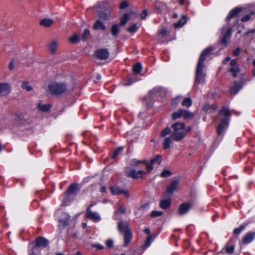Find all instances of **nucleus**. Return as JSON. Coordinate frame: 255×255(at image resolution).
<instances>
[{"label": "nucleus", "mask_w": 255, "mask_h": 255, "mask_svg": "<svg viewBox=\"0 0 255 255\" xmlns=\"http://www.w3.org/2000/svg\"><path fill=\"white\" fill-rule=\"evenodd\" d=\"M213 50V48L212 47H208L205 49L201 53L196 68L195 85L205 82L206 74L203 72L204 62L206 56Z\"/></svg>", "instance_id": "nucleus-1"}, {"label": "nucleus", "mask_w": 255, "mask_h": 255, "mask_svg": "<svg viewBox=\"0 0 255 255\" xmlns=\"http://www.w3.org/2000/svg\"><path fill=\"white\" fill-rule=\"evenodd\" d=\"M172 132L171 137L173 140L179 141L184 138L188 131L191 130L190 127H185L183 123H175L171 126Z\"/></svg>", "instance_id": "nucleus-2"}, {"label": "nucleus", "mask_w": 255, "mask_h": 255, "mask_svg": "<svg viewBox=\"0 0 255 255\" xmlns=\"http://www.w3.org/2000/svg\"><path fill=\"white\" fill-rule=\"evenodd\" d=\"M219 115L224 117V118L221 119L220 124L217 128L218 134L221 135L229 125L230 117L232 115V113L230 111L229 108L223 107L219 112Z\"/></svg>", "instance_id": "nucleus-3"}, {"label": "nucleus", "mask_w": 255, "mask_h": 255, "mask_svg": "<svg viewBox=\"0 0 255 255\" xmlns=\"http://www.w3.org/2000/svg\"><path fill=\"white\" fill-rule=\"evenodd\" d=\"M118 230L119 232L124 234V246H127L130 242L132 234L129 230L127 223L123 221H120L118 223Z\"/></svg>", "instance_id": "nucleus-4"}, {"label": "nucleus", "mask_w": 255, "mask_h": 255, "mask_svg": "<svg viewBox=\"0 0 255 255\" xmlns=\"http://www.w3.org/2000/svg\"><path fill=\"white\" fill-rule=\"evenodd\" d=\"M50 93L52 95H60L67 90V85L63 83L54 82L48 86Z\"/></svg>", "instance_id": "nucleus-5"}, {"label": "nucleus", "mask_w": 255, "mask_h": 255, "mask_svg": "<svg viewBox=\"0 0 255 255\" xmlns=\"http://www.w3.org/2000/svg\"><path fill=\"white\" fill-rule=\"evenodd\" d=\"M193 114L187 110L179 109L172 115V120L175 121L183 117L184 119H189L193 117Z\"/></svg>", "instance_id": "nucleus-6"}, {"label": "nucleus", "mask_w": 255, "mask_h": 255, "mask_svg": "<svg viewBox=\"0 0 255 255\" xmlns=\"http://www.w3.org/2000/svg\"><path fill=\"white\" fill-rule=\"evenodd\" d=\"M180 180L178 178H174L171 183L167 187L164 193V196L171 197L173 192L176 190L179 184Z\"/></svg>", "instance_id": "nucleus-7"}, {"label": "nucleus", "mask_w": 255, "mask_h": 255, "mask_svg": "<svg viewBox=\"0 0 255 255\" xmlns=\"http://www.w3.org/2000/svg\"><path fill=\"white\" fill-rule=\"evenodd\" d=\"M165 94V90L160 87H155L149 92V95L151 98H155L156 99H158L159 98H163Z\"/></svg>", "instance_id": "nucleus-8"}, {"label": "nucleus", "mask_w": 255, "mask_h": 255, "mask_svg": "<svg viewBox=\"0 0 255 255\" xmlns=\"http://www.w3.org/2000/svg\"><path fill=\"white\" fill-rule=\"evenodd\" d=\"M110 190L113 195H123L125 197L128 198L130 194L127 190L119 186H112L110 188Z\"/></svg>", "instance_id": "nucleus-9"}, {"label": "nucleus", "mask_w": 255, "mask_h": 255, "mask_svg": "<svg viewBox=\"0 0 255 255\" xmlns=\"http://www.w3.org/2000/svg\"><path fill=\"white\" fill-rule=\"evenodd\" d=\"M93 205L91 204L87 208L85 213V217L94 222H99L101 220V217L98 212L91 210V207Z\"/></svg>", "instance_id": "nucleus-10"}, {"label": "nucleus", "mask_w": 255, "mask_h": 255, "mask_svg": "<svg viewBox=\"0 0 255 255\" xmlns=\"http://www.w3.org/2000/svg\"><path fill=\"white\" fill-rule=\"evenodd\" d=\"M55 216L56 218H58L60 225L63 226L68 225L70 219V216L69 214L62 212H58L55 214Z\"/></svg>", "instance_id": "nucleus-11"}, {"label": "nucleus", "mask_w": 255, "mask_h": 255, "mask_svg": "<svg viewBox=\"0 0 255 255\" xmlns=\"http://www.w3.org/2000/svg\"><path fill=\"white\" fill-rule=\"evenodd\" d=\"M96 58L100 60H106L110 55V53L108 49L102 48L97 50L95 52Z\"/></svg>", "instance_id": "nucleus-12"}, {"label": "nucleus", "mask_w": 255, "mask_h": 255, "mask_svg": "<svg viewBox=\"0 0 255 255\" xmlns=\"http://www.w3.org/2000/svg\"><path fill=\"white\" fill-rule=\"evenodd\" d=\"M222 32L226 31V33L223 35L221 42L226 46L227 44L228 40L231 36L232 30L231 28H228L227 26H224L222 28Z\"/></svg>", "instance_id": "nucleus-13"}, {"label": "nucleus", "mask_w": 255, "mask_h": 255, "mask_svg": "<svg viewBox=\"0 0 255 255\" xmlns=\"http://www.w3.org/2000/svg\"><path fill=\"white\" fill-rule=\"evenodd\" d=\"M11 91L10 86L6 83H0V96L8 95Z\"/></svg>", "instance_id": "nucleus-14"}, {"label": "nucleus", "mask_w": 255, "mask_h": 255, "mask_svg": "<svg viewBox=\"0 0 255 255\" xmlns=\"http://www.w3.org/2000/svg\"><path fill=\"white\" fill-rule=\"evenodd\" d=\"M255 239V233L250 232L246 234L242 238L241 244L244 245H248L253 242Z\"/></svg>", "instance_id": "nucleus-15"}, {"label": "nucleus", "mask_w": 255, "mask_h": 255, "mask_svg": "<svg viewBox=\"0 0 255 255\" xmlns=\"http://www.w3.org/2000/svg\"><path fill=\"white\" fill-rule=\"evenodd\" d=\"M79 190V185L77 183H73L70 185L68 189L65 192L64 196H69L70 195H75L76 192Z\"/></svg>", "instance_id": "nucleus-16"}, {"label": "nucleus", "mask_w": 255, "mask_h": 255, "mask_svg": "<svg viewBox=\"0 0 255 255\" xmlns=\"http://www.w3.org/2000/svg\"><path fill=\"white\" fill-rule=\"evenodd\" d=\"M192 206V204L189 202L184 203L180 205L178 213L180 215H184L189 211Z\"/></svg>", "instance_id": "nucleus-17"}, {"label": "nucleus", "mask_w": 255, "mask_h": 255, "mask_svg": "<svg viewBox=\"0 0 255 255\" xmlns=\"http://www.w3.org/2000/svg\"><path fill=\"white\" fill-rule=\"evenodd\" d=\"M229 71L232 73L233 76L235 77L240 72V69L237 65L236 59L232 60L230 62V68Z\"/></svg>", "instance_id": "nucleus-18"}, {"label": "nucleus", "mask_w": 255, "mask_h": 255, "mask_svg": "<svg viewBox=\"0 0 255 255\" xmlns=\"http://www.w3.org/2000/svg\"><path fill=\"white\" fill-rule=\"evenodd\" d=\"M145 174V172L142 170L136 171L134 169H132L128 172V177L135 179L141 178L142 175Z\"/></svg>", "instance_id": "nucleus-19"}, {"label": "nucleus", "mask_w": 255, "mask_h": 255, "mask_svg": "<svg viewBox=\"0 0 255 255\" xmlns=\"http://www.w3.org/2000/svg\"><path fill=\"white\" fill-rule=\"evenodd\" d=\"M48 244V240L42 237H38L36 239L35 242L36 247L40 248H46Z\"/></svg>", "instance_id": "nucleus-20"}, {"label": "nucleus", "mask_w": 255, "mask_h": 255, "mask_svg": "<svg viewBox=\"0 0 255 255\" xmlns=\"http://www.w3.org/2000/svg\"><path fill=\"white\" fill-rule=\"evenodd\" d=\"M168 197L167 199L161 200L160 202V207L163 209H167L171 204L172 200L171 197Z\"/></svg>", "instance_id": "nucleus-21"}, {"label": "nucleus", "mask_w": 255, "mask_h": 255, "mask_svg": "<svg viewBox=\"0 0 255 255\" xmlns=\"http://www.w3.org/2000/svg\"><path fill=\"white\" fill-rule=\"evenodd\" d=\"M241 10L242 9L240 8H236L231 10L229 15L226 17V20L227 21H229L231 18L236 16L238 14L240 13Z\"/></svg>", "instance_id": "nucleus-22"}, {"label": "nucleus", "mask_w": 255, "mask_h": 255, "mask_svg": "<svg viewBox=\"0 0 255 255\" xmlns=\"http://www.w3.org/2000/svg\"><path fill=\"white\" fill-rule=\"evenodd\" d=\"M242 88V85L239 82H235L233 86L230 88V92L233 95H236Z\"/></svg>", "instance_id": "nucleus-23"}, {"label": "nucleus", "mask_w": 255, "mask_h": 255, "mask_svg": "<svg viewBox=\"0 0 255 255\" xmlns=\"http://www.w3.org/2000/svg\"><path fill=\"white\" fill-rule=\"evenodd\" d=\"M172 139H173V138H172L171 135L165 138L163 143V148L164 149L166 150L171 147V145L173 144Z\"/></svg>", "instance_id": "nucleus-24"}, {"label": "nucleus", "mask_w": 255, "mask_h": 255, "mask_svg": "<svg viewBox=\"0 0 255 255\" xmlns=\"http://www.w3.org/2000/svg\"><path fill=\"white\" fill-rule=\"evenodd\" d=\"M121 29L120 26L118 24H113L111 28V31L112 35L114 37H117L120 33Z\"/></svg>", "instance_id": "nucleus-25"}, {"label": "nucleus", "mask_w": 255, "mask_h": 255, "mask_svg": "<svg viewBox=\"0 0 255 255\" xmlns=\"http://www.w3.org/2000/svg\"><path fill=\"white\" fill-rule=\"evenodd\" d=\"M58 46V42L56 40H53L48 45V48L50 52L54 54L56 52Z\"/></svg>", "instance_id": "nucleus-26"}, {"label": "nucleus", "mask_w": 255, "mask_h": 255, "mask_svg": "<svg viewBox=\"0 0 255 255\" xmlns=\"http://www.w3.org/2000/svg\"><path fill=\"white\" fill-rule=\"evenodd\" d=\"M53 23V20L50 18H44L40 20V24L44 27H49Z\"/></svg>", "instance_id": "nucleus-27"}, {"label": "nucleus", "mask_w": 255, "mask_h": 255, "mask_svg": "<svg viewBox=\"0 0 255 255\" xmlns=\"http://www.w3.org/2000/svg\"><path fill=\"white\" fill-rule=\"evenodd\" d=\"M93 28L95 30H105L106 27L102 21L98 20L94 23Z\"/></svg>", "instance_id": "nucleus-28"}, {"label": "nucleus", "mask_w": 255, "mask_h": 255, "mask_svg": "<svg viewBox=\"0 0 255 255\" xmlns=\"http://www.w3.org/2000/svg\"><path fill=\"white\" fill-rule=\"evenodd\" d=\"M187 21V17L185 15H183L182 18L177 22L174 23V25L175 28L181 27Z\"/></svg>", "instance_id": "nucleus-29"}, {"label": "nucleus", "mask_w": 255, "mask_h": 255, "mask_svg": "<svg viewBox=\"0 0 255 255\" xmlns=\"http://www.w3.org/2000/svg\"><path fill=\"white\" fill-rule=\"evenodd\" d=\"M133 12H131L129 13H125L121 18L120 24L122 26L125 25L129 19V15L133 14Z\"/></svg>", "instance_id": "nucleus-30"}, {"label": "nucleus", "mask_w": 255, "mask_h": 255, "mask_svg": "<svg viewBox=\"0 0 255 255\" xmlns=\"http://www.w3.org/2000/svg\"><path fill=\"white\" fill-rule=\"evenodd\" d=\"M38 108L41 111L48 112L51 108V105L49 104H42L41 103H39Z\"/></svg>", "instance_id": "nucleus-31"}, {"label": "nucleus", "mask_w": 255, "mask_h": 255, "mask_svg": "<svg viewBox=\"0 0 255 255\" xmlns=\"http://www.w3.org/2000/svg\"><path fill=\"white\" fill-rule=\"evenodd\" d=\"M142 69V65L140 63H137L134 64L132 67L133 72L135 74H139Z\"/></svg>", "instance_id": "nucleus-32"}, {"label": "nucleus", "mask_w": 255, "mask_h": 255, "mask_svg": "<svg viewBox=\"0 0 255 255\" xmlns=\"http://www.w3.org/2000/svg\"><path fill=\"white\" fill-rule=\"evenodd\" d=\"M21 87L23 89H25L28 92L31 91L33 90L32 87L29 85V82L27 81H23Z\"/></svg>", "instance_id": "nucleus-33"}, {"label": "nucleus", "mask_w": 255, "mask_h": 255, "mask_svg": "<svg viewBox=\"0 0 255 255\" xmlns=\"http://www.w3.org/2000/svg\"><path fill=\"white\" fill-rule=\"evenodd\" d=\"M162 161L161 156L160 155H157L150 160L151 164H156L159 165Z\"/></svg>", "instance_id": "nucleus-34"}, {"label": "nucleus", "mask_w": 255, "mask_h": 255, "mask_svg": "<svg viewBox=\"0 0 255 255\" xmlns=\"http://www.w3.org/2000/svg\"><path fill=\"white\" fill-rule=\"evenodd\" d=\"M158 35L161 37H167L168 35V32L165 28H162L158 31Z\"/></svg>", "instance_id": "nucleus-35"}, {"label": "nucleus", "mask_w": 255, "mask_h": 255, "mask_svg": "<svg viewBox=\"0 0 255 255\" xmlns=\"http://www.w3.org/2000/svg\"><path fill=\"white\" fill-rule=\"evenodd\" d=\"M192 105V100L189 98H185L182 102V105L186 107H190Z\"/></svg>", "instance_id": "nucleus-36"}, {"label": "nucleus", "mask_w": 255, "mask_h": 255, "mask_svg": "<svg viewBox=\"0 0 255 255\" xmlns=\"http://www.w3.org/2000/svg\"><path fill=\"white\" fill-rule=\"evenodd\" d=\"M69 40L71 43H76L80 40V37L77 34H74L70 37H69Z\"/></svg>", "instance_id": "nucleus-37"}, {"label": "nucleus", "mask_w": 255, "mask_h": 255, "mask_svg": "<svg viewBox=\"0 0 255 255\" xmlns=\"http://www.w3.org/2000/svg\"><path fill=\"white\" fill-rule=\"evenodd\" d=\"M246 226L244 225H241L239 228L234 229L233 233L236 235H239L245 229Z\"/></svg>", "instance_id": "nucleus-38"}, {"label": "nucleus", "mask_w": 255, "mask_h": 255, "mask_svg": "<svg viewBox=\"0 0 255 255\" xmlns=\"http://www.w3.org/2000/svg\"><path fill=\"white\" fill-rule=\"evenodd\" d=\"M172 130H171L169 128H166L161 132L160 135L162 137H165L170 133H172Z\"/></svg>", "instance_id": "nucleus-39"}, {"label": "nucleus", "mask_w": 255, "mask_h": 255, "mask_svg": "<svg viewBox=\"0 0 255 255\" xmlns=\"http://www.w3.org/2000/svg\"><path fill=\"white\" fill-rule=\"evenodd\" d=\"M171 175V172L168 169H164L160 174V176L164 178L169 177Z\"/></svg>", "instance_id": "nucleus-40"}, {"label": "nucleus", "mask_w": 255, "mask_h": 255, "mask_svg": "<svg viewBox=\"0 0 255 255\" xmlns=\"http://www.w3.org/2000/svg\"><path fill=\"white\" fill-rule=\"evenodd\" d=\"M123 150V148L122 147H120L117 148L113 153L112 157L113 158H115L118 155L120 154Z\"/></svg>", "instance_id": "nucleus-41"}, {"label": "nucleus", "mask_w": 255, "mask_h": 255, "mask_svg": "<svg viewBox=\"0 0 255 255\" xmlns=\"http://www.w3.org/2000/svg\"><path fill=\"white\" fill-rule=\"evenodd\" d=\"M255 14L254 12H252L251 13L246 14L244 17L241 18V20L243 22H247L249 21L251 18V16Z\"/></svg>", "instance_id": "nucleus-42"}, {"label": "nucleus", "mask_w": 255, "mask_h": 255, "mask_svg": "<svg viewBox=\"0 0 255 255\" xmlns=\"http://www.w3.org/2000/svg\"><path fill=\"white\" fill-rule=\"evenodd\" d=\"M152 242V237L151 235H150L147 238V239L145 241V244L144 245V248H145V249L147 248L150 245Z\"/></svg>", "instance_id": "nucleus-43"}, {"label": "nucleus", "mask_w": 255, "mask_h": 255, "mask_svg": "<svg viewBox=\"0 0 255 255\" xmlns=\"http://www.w3.org/2000/svg\"><path fill=\"white\" fill-rule=\"evenodd\" d=\"M23 118L24 116L22 114H15L14 115V120L16 122L22 121Z\"/></svg>", "instance_id": "nucleus-44"}, {"label": "nucleus", "mask_w": 255, "mask_h": 255, "mask_svg": "<svg viewBox=\"0 0 255 255\" xmlns=\"http://www.w3.org/2000/svg\"><path fill=\"white\" fill-rule=\"evenodd\" d=\"M28 254L29 255H35L34 252L35 250V248L34 247V245L32 244H30L28 246Z\"/></svg>", "instance_id": "nucleus-45"}, {"label": "nucleus", "mask_w": 255, "mask_h": 255, "mask_svg": "<svg viewBox=\"0 0 255 255\" xmlns=\"http://www.w3.org/2000/svg\"><path fill=\"white\" fill-rule=\"evenodd\" d=\"M163 214V212L162 211H152L150 216L153 218H155L157 217L161 216Z\"/></svg>", "instance_id": "nucleus-46"}, {"label": "nucleus", "mask_w": 255, "mask_h": 255, "mask_svg": "<svg viewBox=\"0 0 255 255\" xmlns=\"http://www.w3.org/2000/svg\"><path fill=\"white\" fill-rule=\"evenodd\" d=\"M225 250L226 252L228 254H232L233 253V252L234 251L235 246H230V247H226L225 248Z\"/></svg>", "instance_id": "nucleus-47"}, {"label": "nucleus", "mask_w": 255, "mask_h": 255, "mask_svg": "<svg viewBox=\"0 0 255 255\" xmlns=\"http://www.w3.org/2000/svg\"><path fill=\"white\" fill-rule=\"evenodd\" d=\"M137 27L136 26L135 24H132L131 26H130L128 29V30L129 32H135L137 30Z\"/></svg>", "instance_id": "nucleus-48"}, {"label": "nucleus", "mask_w": 255, "mask_h": 255, "mask_svg": "<svg viewBox=\"0 0 255 255\" xmlns=\"http://www.w3.org/2000/svg\"><path fill=\"white\" fill-rule=\"evenodd\" d=\"M89 34L90 31L88 29H85L84 32L82 34V40L83 41H85L87 39L88 36L89 35Z\"/></svg>", "instance_id": "nucleus-49"}, {"label": "nucleus", "mask_w": 255, "mask_h": 255, "mask_svg": "<svg viewBox=\"0 0 255 255\" xmlns=\"http://www.w3.org/2000/svg\"><path fill=\"white\" fill-rule=\"evenodd\" d=\"M118 212H119L123 214H125L126 212V209L125 208L123 207L122 206L119 205L118 206V210L115 212V213H117Z\"/></svg>", "instance_id": "nucleus-50"}, {"label": "nucleus", "mask_w": 255, "mask_h": 255, "mask_svg": "<svg viewBox=\"0 0 255 255\" xmlns=\"http://www.w3.org/2000/svg\"><path fill=\"white\" fill-rule=\"evenodd\" d=\"M145 164L146 166V169L148 172L151 171L153 169L152 165L153 164H151V162L149 163L148 161H145Z\"/></svg>", "instance_id": "nucleus-51"}, {"label": "nucleus", "mask_w": 255, "mask_h": 255, "mask_svg": "<svg viewBox=\"0 0 255 255\" xmlns=\"http://www.w3.org/2000/svg\"><path fill=\"white\" fill-rule=\"evenodd\" d=\"M135 81H136L133 80L132 78H129L128 80H127L124 82V85L126 86H129V85H131L132 83H133L134 82H135Z\"/></svg>", "instance_id": "nucleus-52"}, {"label": "nucleus", "mask_w": 255, "mask_h": 255, "mask_svg": "<svg viewBox=\"0 0 255 255\" xmlns=\"http://www.w3.org/2000/svg\"><path fill=\"white\" fill-rule=\"evenodd\" d=\"M128 3L126 1H124L121 3V4L120 5V8L121 9H125V8L128 7Z\"/></svg>", "instance_id": "nucleus-53"}, {"label": "nucleus", "mask_w": 255, "mask_h": 255, "mask_svg": "<svg viewBox=\"0 0 255 255\" xmlns=\"http://www.w3.org/2000/svg\"><path fill=\"white\" fill-rule=\"evenodd\" d=\"M181 96H178V97H176L175 99H173L172 101V104L176 105L178 103H179L181 100Z\"/></svg>", "instance_id": "nucleus-54"}, {"label": "nucleus", "mask_w": 255, "mask_h": 255, "mask_svg": "<svg viewBox=\"0 0 255 255\" xmlns=\"http://www.w3.org/2000/svg\"><path fill=\"white\" fill-rule=\"evenodd\" d=\"M147 15V11L146 9H144L142 12L140 14V17L142 19H145Z\"/></svg>", "instance_id": "nucleus-55"}, {"label": "nucleus", "mask_w": 255, "mask_h": 255, "mask_svg": "<svg viewBox=\"0 0 255 255\" xmlns=\"http://www.w3.org/2000/svg\"><path fill=\"white\" fill-rule=\"evenodd\" d=\"M113 241L112 240H109L106 242V246L108 248H111L113 246Z\"/></svg>", "instance_id": "nucleus-56"}, {"label": "nucleus", "mask_w": 255, "mask_h": 255, "mask_svg": "<svg viewBox=\"0 0 255 255\" xmlns=\"http://www.w3.org/2000/svg\"><path fill=\"white\" fill-rule=\"evenodd\" d=\"M241 52V49L240 48H237L235 50L233 51V55L235 56H237L239 55L240 53Z\"/></svg>", "instance_id": "nucleus-57"}, {"label": "nucleus", "mask_w": 255, "mask_h": 255, "mask_svg": "<svg viewBox=\"0 0 255 255\" xmlns=\"http://www.w3.org/2000/svg\"><path fill=\"white\" fill-rule=\"evenodd\" d=\"M14 68V62H13V61H11L9 63V65H8V68H9V69L10 71H11V70H13Z\"/></svg>", "instance_id": "nucleus-58"}, {"label": "nucleus", "mask_w": 255, "mask_h": 255, "mask_svg": "<svg viewBox=\"0 0 255 255\" xmlns=\"http://www.w3.org/2000/svg\"><path fill=\"white\" fill-rule=\"evenodd\" d=\"M98 250H103L104 249V247L100 244H96L94 245Z\"/></svg>", "instance_id": "nucleus-59"}, {"label": "nucleus", "mask_w": 255, "mask_h": 255, "mask_svg": "<svg viewBox=\"0 0 255 255\" xmlns=\"http://www.w3.org/2000/svg\"><path fill=\"white\" fill-rule=\"evenodd\" d=\"M255 28H253V29H249L246 34H249V33H255Z\"/></svg>", "instance_id": "nucleus-60"}, {"label": "nucleus", "mask_w": 255, "mask_h": 255, "mask_svg": "<svg viewBox=\"0 0 255 255\" xmlns=\"http://www.w3.org/2000/svg\"><path fill=\"white\" fill-rule=\"evenodd\" d=\"M144 232L147 235L150 236V231L148 228H146L144 230Z\"/></svg>", "instance_id": "nucleus-61"}, {"label": "nucleus", "mask_w": 255, "mask_h": 255, "mask_svg": "<svg viewBox=\"0 0 255 255\" xmlns=\"http://www.w3.org/2000/svg\"><path fill=\"white\" fill-rule=\"evenodd\" d=\"M132 162L133 164L137 165V164H139V163H140L141 161H138V160H137L136 159H133L132 160Z\"/></svg>", "instance_id": "nucleus-62"}, {"label": "nucleus", "mask_w": 255, "mask_h": 255, "mask_svg": "<svg viewBox=\"0 0 255 255\" xmlns=\"http://www.w3.org/2000/svg\"><path fill=\"white\" fill-rule=\"evenodd\" d=\"M231 60V58L230 57H227L223 61V63L224 64H226V63H227L228 62H229V61H230Z\"/></svg>", "instance_id": "nucleus-63"}, {"label": "nucleus", "mask_w": 255, "mask_h": 255, "mask_svg": "<svg viewBox=\"0 0 255 255\" xmlns=\"http://www.w3.org/2000/svg\"><path fill=\"white\" fill-rule=\"evenodd\" d=\"M107 188L106 186H102L101 189V191L102 193H105L106 192Z\"/></svg>", "instance_id": "nucleus-64"}]
</instances>
